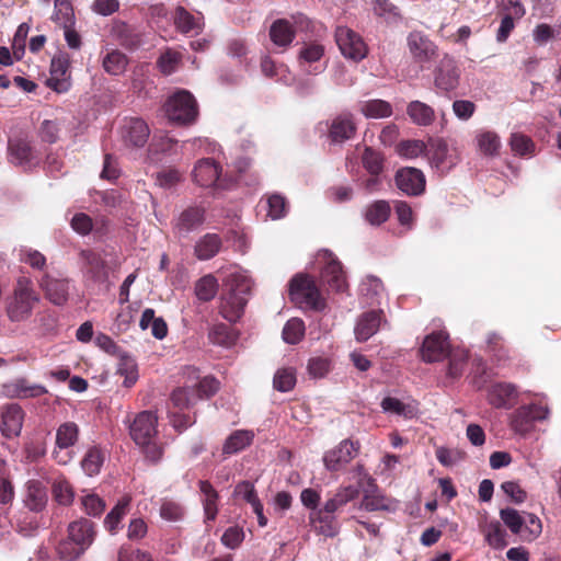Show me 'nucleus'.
<instances>
[{
  "mask_svg": "<svg viewBox=\"0 0 561 561\" xmlns=\"http://www.w3.org/2000/svg\"><path fill=\"white\" fill-rule=\"evenodd\" d=\"M4 394L9 398L28 399L45 394L47 389L38 383H30L26 379L20 378L3 386Z\"/></svg>",
  "mask_w": 561,
  "mask_h": 561,
  "instance_id": "cd10ccee",
  "label": "nucleus"
},
{
  "mask_svg": "<svg viewBox=\"0 0 561 561\" xmlns=\"http://www.w3.org/2000/svg\"><path fill=\"white\" fill-rule=\"evenodd\" d=\"M70 58L65 51L56 54L50 61V76L47 79V85L57 93H65L71 87V76L69 72Z\"/></svg>",
  "mask_w": 561,
  "mask_h": 561,
  "instance_id": "4468645a",
  "label": "nucleus"
},
{
  "mask_svg": "<svg viewBox=\"0 0 561 561\" xmlns=\"http://www.w3.org/2000/svg\"><path fill=\"white\" fill-rule=\"evenodd\" d=\"M199 490L203 494V505L206 518L208 520H214L218 512V493L208 481H199Z\"/></svg>",
  "mask_w": 561,
  "mask_h": 561,
  "instance_id": "49530a36",
  "label": "nucleus"
},
{
  "mask_svg": "<svg viewBox=\"0 0 561 561\" xmlns=\"http://www.w3.org/2000/svg\"><path fill=\"white\" fill-rule=\"evenodd\" d=\"M391 207L386 201H376L365 209V219L371 226H380L389 218Z\"/></svg>",
  "mask_w": 561,
  "mask_h": 561,
  "instance_id": "a18cd8bd",
  "label": "nucleus"
},
{
  "mask_svg": "<svg viewBox=\"0 0 561 561\" xmlns=\"http://www.w3.org/2000/svg\"><path fill=\"white\" fill-rule=\"evenodd\" d=\"M209 340L217 345L230 346L234 342L236 336L228 325L218 323L210 329Z\"/></svg>",
  "mask_w": 561,
  "mask_h": 561,
  "instance_id": "052dcab7",
  "label": "nucleus"
},
{
  "mask_svg": "<svg viewBox=\"0 0 561 561\" xmlns=\"http://www.w3.org/2000/svg\"><path fill=\"white\" fill-rule=\"evenodd\" d=\"M47 490L43 482L30 480L26 483L24 504L33 512H41L47 504Z\"/></svg>",
  "mask_w": 561,
  "mask_h": 561,
  "instance_id": "7c9ffc66",
  "label": "nucleus"
},
{
  "mask_svg": "<svg viewBox=\"0 0 561 561\" xmlns=\"http://www.w3.org/2000/svg\"><path fill=\"white\" fill-rule=\"evenodd\" d=\"M103 461V453L98 447H91L84 455L81 467L88 476L93 477L100 472Z\"/></svg>",
  "mask_w": 561,
  "mask_h": 561,
  "instance_id": "864d4df0",
  "label": "nucleus"
},
{
  "mask_svg": "<svg viewBox=\"0 0 561 561\" xmlns=\"http://www.w3.org/2000/svg\"><path fill=\"white\" fill-rule=\"evenodd\" d=\"M317 261L322 265L321 279L323 284L334 291H344L347 288V280L336 256L329 250H321L317 255Z\"/></svg>",
  "mask_w": 561,
  "mask_h": 561,
  "instance_id": "1a4fd4ad",
  "label": "nucleus"
},
{
  "mask_svg": "<svg viewBox=\"0 0 561 561\" xmlns=\"http://www.w3.org/2000/svg\"><path fill=\"white\" fill-rule=\"evenodd\" d=\"M171 401L174 407L182 410L194 405L198 401V396H195V392L186 381L185 386L178 388L172 392Z\"/></svg>",
  "mask_w": 561,
  "mask_h": 561,
  "instance_id": "6e6d98bb",
  "label": "nucleus"
},
{
  "mask_svg": "<svg viewBox=\"0 0 561 561\" xmlns=\"http://www.w3.org/2000/svg\"><path fill=\"white\" fill-rule=\"evenodd\" d=\"M24 411L18 403H9L1 408V424L0 431L7 438H13L21 434Z\"/></svg>",
  "mask_w": 561,
  "mask_h": 561,
  "instance_id": "a211bd4d",
  "label": "nucleus"
},
{
  "mask_svg": "<svg viewBox=\"0 0 561 561\" xmlns=\"http://www.w3.org/2000/svg\"><path fill=\"white\" fill-rule=\"evenodd\" d=\"M383 320L382 311H367L364 312L356 321L354 328L355 339L358 342H365L375 335L380 329Z\"/></svg>",
  "mask_w": 561,
  "mask_h": 561,
  "instance_id": "b1692460",
  "label": "nucleus"
},
{
  "mask_svg": "<svg viewBox=\"0 0 561 561\" xmlns=\"http://www.w3.org/2000/svg\"><path fill=\"white\" fill-rule=\"evenodd\" d=\"M407 47L413 61L421 67L432 62L438 56L437 45L421 31H412L408 34Z\"/></svg>",
  "mask_w": 561,
  "mask_h": 561,
  "instance_id": "9b49d317",
  "label": "nucleus"
},
{
  "mask_svg": "<svg viewBox=\"0 0 561 561\" xmlns=\"http://www.w3.org/2000/svg\"><path fill=\"white\" fill-rule=\"evenodd\" d=\"M95 538L94 524L85 518L71 522L67 528V537L57 546V553L64 561H75L93 543Z\"/></svg>",
  "mask_w": 561,
  "mask_h": 561,
  "instance_id": "f03ea898",
  "label": "nucleus"
},
{
  "mask_svg": "<svg viewBox=\"0 0 561 561\" xmlns=\"http://www.w3.org/2000/svg\"><path fill=\"white\" fill-rule=\"evenodd\" d=\"M254 433L248 430H237L231 433L222 445V456L225 458L238 454L250 446L253 442Z\"/></svg>",
  "mask_w": 561,
  "mask_h": 561,
  "instance_id": "72a5a7b5",
  "label": "nucleus"
},
{
  "mask_svg": "<svg viewBox=\"0 0 561 561\" xmlns=\"http://www.w3.org/2000/svg\"><path fill=\"white\" fill-rule=\"evenodd\" d=\"M460 71L451 58H444L435 70L434 84L444 92L455 90L459 85Z\"/></svg>",
  "mask_w": 561,
  "mask_h": 561,
  "instance_id": "4be33fe9",
  "label": "nucleus"
},
{
  "mask_svg": "<svg viewBox=\"0 0 561 561\" xmlns=\"http://www.w3.org/2000/svg\"><path fill=\"white\" fill-rule=\"evenodd\" d=\"M323 55H324V47L321 44H319L317 42L305 43L304 46L299 50L298 62L301 67H304L306 64H309V65L316 64L313 66L312 70L306 69V71L313 72V73H320L325 69V67L322 65H319L317 62L320 61V59L323 57Z\"/></svg>",
  "mask_w": 561,
  "mask_h": 561,
  "instance_id": "473e14b6",
  "label": "nucleus"
},
{
  "mask_svg": "<svg viewBox=\"0 0 561 561\" xmlns=\"http://www.w3.org/2000/svg\"><path fill=\"white\" fill-rule=\"evenodd\" d=\"M79 438V427L75 422H65L56 430V447L69 449Z\"/></svg>",
  "mask_w": 561,
  "mask_h": 561,
  "instance_id": "79ce46f5",
  "label": "nucleus"
},
{
  "mask_svg": "<svg viewBox=\"0 0 561 561\" xmlns=\"http://www.w3.org/2000/svg\"><path fill=\"white\" fill-rule=\"evenodd\" d=\"M479 528L480 531L484 535L486 543L491 548L501 550L507 546V534L499 520L493 519L488 522L485 519L479 525Z\"/></svg>",
  "mask_w": 561,
  "mask_h": 561,
  "instance_id": "2f4dec72",
  "label": "nucleus"
},
{
  "mask_svg": "<svg viewBox=\"0 0 561 561\" xmlns=\"http://www.w3.org/2000/svg\"><path fill=\"white\" fill-rule=\"evenodd\" d=\"M225 286L228 288V291L221 297L219 310L227 321L233 323L244 312L252 283L245 272L236 270L227 275Z\"/></svg>",
  "mask_w": 561,
  "mask_h": 561,
  "instance_id": "f257e3e1",
  "label": "nucleus"
},
{
  "mask_svg": "<svg viewBox=\"0 0 561 561\" xmlns=\"http://www.w3.org/2000/svg\"><path fill=\"white\" fill-rule=\"evenodd\" d=\"M550 409L542 399L529 404H523L508 416L511 430L519 435L528 434L535 422H541L549 417Z\"/></svg>",
  "mask_w": 561,
  "mask_h": 561,
  "instance_id": "423d86ee",
  "label": "nucleus"
},
{
  "mask_svg": "<svg viewBox=\"0 0 561 561\" xmlns=\"http://www.w3.org/2000/svg\"><path fill=\"white\" fill-rule=\"evenodd\" d=\"M39 298L33 288V282L30 277L21 276L16 280L13 297L7 307L8 317L11 321H23L27 319L34 305Z\"/></svg>",
  "mask_w": 561,
  "mask_h": 561,
  "instance_id": "39448f33",
  "label": "nucleus"
},
{
  "mask_svg": "<svg viewBox=\"0 0 561 561\" xmlns=\"http://www.w3.org/2000/svg\"><path fill=\"white\" fill-rule=\"evenodd\" d=\"M19 260L33 270L42 271L46 266V257L39 251L22 245L18 250Z\"/></svg>",
  "mask_w": 561,
  "mask_h": 561,
  "instance_id": "4d7b16f0",
  "label": "nucleus"
},
{
  "mask_svg": "<svg viewBox=\"0 0 561 561\" xmlns=\"http://www.w3.org/2000/svg\"><path fill=\"white\" fill-rule=\"evenodd\" d=\"M127 64V57L118 50L108 51L103 58V68L107 73L112 76H118L123 73Z\"/></svg>",
  "mask_w": 561,
  "mask_h": 561,
  "instance_id": "3c124183",
  "label": "nucleus"
},
{
  "mask_svg": "<svg viewBox=\"0 0 561 561\" xmlns=\"http://www.w3.org/2000/svg\"><path fill=\"white\" fill-rule=\"evenodd\" d=\"M541 533L542 524L540 518L533 513L524 512L523 527L519 537L524 541L530 542L537 539L541 535Z\"/></svg>",
  "mask_w": 561,
  "mask_h": 561,
  "instance_id": "09e8293b",
  "label": "nucleus"
},
{
  "mask_svg": "<svg viewBox=\"0 0 561 561\" xmlns=\"http://www.w3.org/2000/svg\"><path fill=\"white\" fill-rule=\"evenodd\" d=\"M267 207V216L277 220L286 216L288 204L283 195L275 193L268 196Z\"/></svg>",
  "mask_w": 561,
  "mask_h": 561,
  "instance_id": "680f3d73",
  "label": "nucleus"
},
{
  "mask_svg": "<svg viewBox=\"0 0 561 561\" xmlns=\"http://www.w3.org/2000/svg\"><path fill=\"white\" fill-rule=\"evenodd\" d=\"M157 425V415L151 411H142L136 415L129 426L131 438L151 461H158L162 456V448L156 443Z\"/></svg>",
  "mask_w": 561,
  "mask_h": 561,
  "instance_id": "7ed1b4c3",
  "label": "nucleus"
},
{
  "mask_svg": "<svg viewBox=\"0 0 561 561\" xmlns=\"http://www.w3.org/2000/svg\"><path fill=\"white\" fill-rule=\"evenodd\" d=\"M381 409L386 413L396 414L405 419H412L417 413V407L414 401L403 402L393 397L383 398Z\"/></svg>",
  "mask_w": 561,
  "mask_h": 561,
  "instance_id": "4c0bfd02",
  "label": "nucleus"
},
{
  "mask_svg": "<svg viewBox=\"0 0 561 561\" xmlns=\"http://www.w3.org/2000/svg\"><path fill=\"white\" fill-rule=\"evenodd\" d=\"M473 142L478 153L484 158H496L501 153L502 139L492 129L481 128L474 134Z\"/></svg>",
  "mask_w": 561,
  "mask_h": 561,
  "instance_id": "5701e85b",
  "label": "nucleus"
},
{
  "mask_svg": "<svg viewBox=\"0 0 561 561\" xmlns=\"http://www.w3.org/2000/svg\"><path fill=\"white\" fill-rule=\"evenodd\" d=\"M164 110L168 118L179 125L191 124L198 115L196 100L186 90H179L172 94L168 99Z\"/></svg>",
  "mask_w": 561,
  "mask_h": 561,
  "instance_id": "0eeeda50",
  "label": "nucleus"
},
{
  "mask_svg": "<svg viewBox=\"0 0 561 561\" xmlns=\"http://www.w3.org/2000/svg\"><path fill=\"white\" fill-rule=\"evenodd\" d=\"M508 145L515 156L523 158H531L535 156L536 145L531 138L525 134L518 131L512 133Z\"/></svg>",
  "mask_w": 561,
  "mask_h": 561,
  "instance_id": "37998d69",
  "label": "nucleus"
},
{
  "mask_svg": "<svg viewBox=\"0 0 561 561\" xmlns=\"http://www.w3.org/2000/svg\"><path fill=\"white\" fill-rule=\"evenodd\" d=\"M427 146L422 140H407L398 145L397 151L401 157L414 159L423 154Z\"/></svg>",
  "mask_w": 561,
  "mask_h": 561,
  "instance_id": "338daca9",
  "label": "nucleus"
},
{
  "mask_svg": "<svg viewBox=\"0 0 561 561\" xmlns=\"http://www.w3.org/2000/svg\"><path fill=\"white\" fill-rule=\"evenodd\" d=\"M289 295L293 301L301 307L323 310L324 298L321 296L314 282L307 276H296L290 282Z\"/></svg>",
  "mask_w": 561,
  "mask_h": 561,
  "instance_id": "6e6552de",
  "label": "nucleus"
},
{
  "mask_svg": "<svg viewBox=\"0 0 561 561\" xmlns=\"http://www.w3.org/2000/svg\"><path fill=\"white\" fill-rule=\"evenodd\" d=\"M82 259L88 265V273L95 282H104L106 279L105 263L101 256L91 251H82Z\"/></svg>",
  "mask_w": 561,
  "mask_h": 561,
  "instance_id": "8fccbe9b",
  "label": "nucleus"
},
{
  "mask_svg": "<svg viewBox=\"0 0 561 561\" xmlns=\"http://www.w3.org/2000/svg\"><path fill=\"white\" fill-rule=\"evenodd\" d=\"M356 133V124L353 115L342 113L335 116L330 125L329 138L334 144H341L351 139Z\"/></svg>",
  "mask_w": 561,
  "mask_h": 561,
  "instance_id": "bb28decb",
  "label": "nucleus"
},
{
  "mask_svg": "<svg viewBox=\"0 0 561 561\" xmlns=\"http://www.w3.org/2000/svg\"><path fill=\"white\" fill-rule=\"evenodd\" d=\"M51 20L60 27H70L76 24L72 4L69 0H55Z\"/></svg>",
  "mask_w": 561,
  "mask_h": 561,
  "instance_id": "a19ab883",
  "label": "nucleus"
},
{
  "mask_svg": "<svg viewBox=\"0 0 561 561\" xmlns=\"http://www.w3.org/2000/svg\"><path fill=\"white\" fill-rule=\"evenodd\" d=\"M430 163L436 170H442L447 161L448 145L443 139L431 140L426 149Z\"/></svg>",
  "mask_w": 561,
  "mask_h": 561,
  "instance_id": "de8ad7c7",
  "label": "nucleus"
},
{
  "mask_svg": "<svg viewBox=\"0 0 561 561\" xmlns=\"http://www.w3.org/2000/svg\"><path fill=\"white\" fill-rule=\"evenodd\" d=\"M220 248V237L216 233H207L196 243L195 254L198 260H209L219 252Z\"/></svg>",
  "mask_w": 561,
  "mask_h": 561,
  "instance_id": "ea45409f",
  "label": "nucleus"
},
{
  "mask_svg": "<svg viewBox=\"0 0 561 561\" xmlns=\"http://www.w3.org/2000/svg\"><path fill=\"white\" fill-rule=\"evenodd\" d=\"M8 150L10 161L16 165H31L37 161L33 148L25 139H10Z\"/></svg>",
  "mask_w": 561,
  "mask_h": 561,
  "instance_id": "c85d7f7f",
  "label": "nucleus"
},
{
  "mask_svg": "<svg viewBox=\"0 0 561 561\" xmlns=\"http://www.w3.org/2000/svg\"><path fill=\"white\" fill-rule=\"evenodd\" d=\"M519 392L513 383L497 382L488 389V402L496 409H511L518 402Z\"/></svg>",
  "mask_w": 561,
  "mask_h": 561,
  "instance_id": "aec40b11",
  "label": "nucleus"
},
{
  "mask_svg": "<svg viewBox=\"0 0 561 561\" xmlns=\"http://www.w3.org/2000/svg\"><path fill=\"white\" fill-rule=\"evenodd\" d=\"M449 356V365H448V371L447 375L453 378H457L461 376L463 373L467 359H468V353L465 350H455L450 351L447 354Z\"/></svg>",
  "mask_w": 561,
  "mask_h": 561,
  "instance_id": "13d9d810",
  "label": "nucleus"
},
{
  "mask_svg": "<svg viewBox=\"0 0 561 561\" xmlns=\"http://www.w3.org/2000/svg\"><path fill=\"white\" fill-rule=\"evenodd\" d=\"M407 114L417 126H430L435 121V111L421 101H411L407 106Z\"/></svg>",
  "mask_w": 561,
  "mask_h": 561,
  "instance_id": "e433bc0d",
  "label": "nucleus"
},
{
  "mask_svg": "<svg viewBox=\"0 0 561 561\" xmlns=\"http://www.w3.org/2000/svg\"><path fill=\"white\" fill-rule=\"evenodd\" d=\"M359 111L367 118H386L391 116L392 106L383 100H368L359 103Z\"/></svg>",
  "mask_w": 561,
  "mask_h": 561,
  "instance_id": "c03bdc74",
  "label": "nucleus"
},
{
  "mask_svg": "<svg viewBox=\"0 0 561 561\" xmlns=\"http://www.w3.org/2000/svg\"><path fill=\"white\" fill-rule=\"evenodd\" d=\"M364 478L367 481V488L364 490V496L360 502V508L367 512L375 511H394L397 502L386 497L375 484L371 477L365 474Z\"/></svg>",
  "mask_w": 561,
  "mask_h": 561,
  "instance_id": "f3484780",
  "label": "nucleus"
},
{
  "mask_svg": "<svg viewBox=\"0 0 561 561\" xmlns=\"http://www.w3.org/2000/svg\"><path fill=\"white\" fill-rule=\"evenodd\" d=\"M293 23L286 19H279L273 22L270 27V37L274 45L278 47H287L295 38L297 31H307L311 21L304 14L293 16Z\"/></svg>",
  "mask_w": 561,
  "mask_h": 561,
  "instance_id": "9d476101",
  "label": "nucleus"
},
{
  "mask_svg": "<svg viewBox=\"0 0 561 561\" xmlns=\"http://www.w3.org/2000/svg\"><path fill=\"white\" fill-rule=\"evenodd\" d=\"M383 285L376 276H366L359 285V295L364 304L373 306L380 302Z\"/></svg>",
  "mask_w": 561,
  "mask_h": 561,
  "instance_id": "c9c22d12",
  "label": "nucleus"
},
{
  "mask_svg": "<svg viewBox=\"0 0 561 561\" xmlns=\"http://www.w3.org/2000/svg\"><path fill=\"white\" fill-rule=\"evenodd\" d=\"M174 24L176 30L181 33L192 35L199 34L204 27L202 15H193L183 7H178L175 9Z\"/></svg>",
  "mask_w": 561,
  "mask_h": 561,
  "instance_id": "c756f323",
  "label": "nucleus"
},
{
  "mask_svg": "<svg viewBox=\"0 0 561 561\" xmlns=\"http://www.w3.org/2000/svg\"><path fill=\"white\" fill-rule=\"evenodd\" d=\"M121 136L127 146L142 147L148 140L149 128L140 118H128L121 129Z\"/></svg>",
  "mask_w": 561,
  "mask_h": 561,
  "instance_id": "393cba45",
  "label": "nucleus"
},
{
  "mask_svg": "<svg viewBox=\"0 0 561 561\" xmlns=\"http://www.w3.org/2000/svg\"><path fill=\"white\" fill-rule=\"evenodd\" d=\"M357 447L350 439L342 440L336 447L328 450L323 456L327 470L337 471L347 465L356 455Z\"/></svg>",
  "mask_w": 561,
  "mask_h": 561,
  "instance_id": "6ab92c4d",
  "label": "nucleus"
},
{
  "mask_svg": "<svg viewBox=\"0 0 561 561\" xmlns=\"http://www.w3.org/2000/svg\"><path fill=\"white\" fill-rule=\"evenodd\" d=\"M218 291V282L211 274L203 276L195 285V294L202 301L211 300Z\"/></svg>",
  "mask_w": 561,
  "mask_h": 561,
  "instance_id": "603ef678",
  "label": "nucleus"
},
{
  "mask_svg": "<svg viewBox=\"0 0 561 561\" xmlns=\"http://www.w3.org/2000/svg\"><path fill=\"white\" fill-rule=\"evenodd\" d=\"M194 181L203 187H210L214 197H220L225 192L231 191L237 185V180L221 176L220 165L210 158L201 159L193 169Z\"/></svg>",
  "mask_w": 561,
  "mask_h": 561,
  "instance_id": "20e7f679",
  "label": "nucleus"
},
{
  "mask_svg": "<svg viewBox=\"0 0 561 561\" xmlns=\"http://www.w3.org/2000/svg\"><path fill=\"white\" fill-rule=\"evenodd\" d=\"M396 183L400 191L407 195L416 196L425 190V176L415 168H403L396 174Z\"/></svg>",
  "mask_w": 561,
  "mask_h": 561,
  "instance_id": "412c9836",
  "label": "nucleus"
},
{
  "mask_svg": "<svg viewBox=\"0 0 561 561\" xmlns=\"http://www.w3.org/2000/svg\"><path fill=\"white\" fill-rule=\"evenodd\" d=\"M185 375L195 396H198V400L215 394L219 388V382L214 377L205 376L202 378L195 367H187Z\"/></svg>",
  "mask_w": 561,
  "mask_h": 561,
  "instance_id": "a878e982",
  "label": "nucleus"
},
{
  "mask_svg": "<svg viewBox=\"0 0 561 561\" xmlns=\"http://www.w3.org/2000/svg\"><path fill=\"white\" fill-rule=\"evenodd\" d=\"M306 327L301 319H289L283 329V340L288 344H297L305 336Z\"/></svg>",
  "mask_w": 561,
  "mask_h": 561,
  "instance_id": "5fc2aeb1",
  "label": "nucleus"
},
{
  "mask_svg": "<svg viewBox=\"0 0 561 561\" xmlns=\"http://www.w3.org/2000/svg\"><path fill=\"white\" fill-rule=\"evenodd\" d=\"M359 494V490L353 485L340 486L332 497H330L323 506V512L328 514H334L339 512L347 503L355 500Z\"/></svg>",
  "mask_w": 561,
  "mask_h": 561,
  "instance_id": "f704fd0d",
  "label": "nucleus"
},
{
  "mask_svg": "<svg viewBox=\"0 0 561 561\" xmlns=\"http://www.w3.org/2000/svg\"><path fill=\"white\" fill-rule=\"evenodd\" d=\"M362 161L370 175H379L383 169L382 156L369 147L365 148Z\"/></svg>",
  "mask_w": 561,
  "mask_h": 561,
  "instance_id": "bf43d9fd",
  "label": "nucleus"
},
{
  "mask_svg": "<svg viewBox=\"0 0 561 561\" xmlns=\"http://www.w3.org/2000/svg\"><path fill=\"white\" fill-rule=\"evenodd\" d=\"M81 505L84 512L93 517L100 516L106 507L105 502L94 493L82 495Z\"/></svg>",
  "mask_w": 561,
  "mask_h": 561,
  "instance_id": "0e129e2a",
  "label": "nucleus"
},
{
  "mask_svg": "<svg viewBox=\"0 0 561 561\" xmlns=\"http://www.w3.org/2000/svg\"><path fill=\"white\" fill-rule=\"evenodd\" d=\"M336 44L345 58L354 61L364 59L367 55V46L363 38L346 26H337L335 30Z\"/></svg>",
  "mask_w": 561,
  "mask_h": 561,
  "instance_id": "ddd939ff",
  "label": "nucleus"
},
{
  "mask_svg": "<svg viewBox=\"0 0 561 561\" xmlns=\"http://www.w3.org/2000/svg\"><path fill=\"white\" fill-rule=\"evenodd\" d=\"M274 387L278 391L286 392L294 388L296 376L291 369L284 368L276 371L274 376Z\"/></svg>",
  "mask_w": 561,
  "mask_h": 561,
  "instance_id": "774afa93",
  "label": "nucleus"
},
{
  "mask_svg": "<svg viewBox=\"0 0 561 561\" xmlns=\"http://www.w3.org/2000/svg\"><path fill=\"white\" fill-rule=\"evenodd\" d=\"M500 517L513 534L519 535L522 533L524 512L519 513L514 508L507 507L501 510Z\"/></svg>",
  "mask_w": 561,
  "mask_h": 561,
  "instance_id": "e2e57ef3",
  "label": "nucleus"
},
{
  "mask_svg": "<svg viewBox=\"0 0 561 561\" xmlns=\"http://www.w3.org/2000/svg\"><path fill=\"white\" fill-rule=\"evenodd\" d=\"M448 334L445 331L432 332L424 337L420 353L425 363L443 360L449 353Z\"/></svg>",
  "mask_w": 561,
  "mask_h": 561,
  "instance_id": "2eb2a0df",
  "label": "nucleus"
},
{
  "mask_svg": "<svg viewBox=\"0 0 561 561\" xmlns=\"http://www.w3.org/2000/svg\"><path fill=\"white\" fill-rule=\"evenodd\" d=\"M53 493L55 500L61 505H69L73 501V491L71 485L65 479H57L53 483Z\"/></svg>",
  "mask_w": 561,
  "mask_h": 561,
  "instance_id": "69168bd1",
  "label": "nucleus"
},
{
  "mask_svg": "<svg viewBox=\"0 0 561 561\" xmlns=\"http://www.w3.org/2000/svg\"><path fill=\"white\" fill-rule=\"evenodd\" d=\"M45 298L55 306H65L70 295V279L59 274L45 273L38 280Z\"/></svg>",
  "mask_w": 561,
  "mask_h": 561,
  "instance_id": "f8f14e48",
  "label": "nucleus"
},
{
  "mask_svg": "<svg viewBox=\"0 0 561 561\" xmlns=\"http://www.w3.org/2000/svg\"><path fill=\"white\" fill-rule=\"evenodd\" d=\"M205 220V208L202 206H190L182 210L174 219L173 232L179 238H185L197 230Z\"/></svg>",
  "mask_w": 561,
  "mask_h": 561,
  "instance_id": "dca6fc26",
  "label": "nucleus"
},
{
  "mask_svg": "<svg viewBox=\"0 0 561 561\" xmlns=\"http://www.w3.org/2000/svg\"><path fill=\"white\" fill-rule=\"evenodd\" d=\"M129 506L130 497L124 496L106 515L104 526L111 534H116L118 531L121 522L129 512Z\"/></svg>",
  "mask_w": 561,
  "mask_h": 561,
  "instance_id": "58836bf2",
  "label": "nucleus"
}]
</instances>
